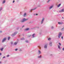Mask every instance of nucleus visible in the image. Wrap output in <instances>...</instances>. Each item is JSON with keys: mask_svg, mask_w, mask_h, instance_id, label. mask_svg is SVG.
<instances>
[{"mask_svg": "<svg viewBox=\"0 0 64 64\" xmlns=\"http://www.w3.org/2000/svg\"><path fill=\"white\" fill-rule=\"evenodd\" d=\"M26 20H27V19H26L25 18H24L21 21V22H23L24 21H26Z\"/></svg>", "mask_w": 64, "mask_h": 64, "instance_id": "f257e3e1", "label": "nucleus"}, {"mask_svg": "<svg viewBox=\"0 0 64 64\" xmlns=\"http://www.w3.org/2000/svg\"><path fill=\"white\" fill-rule=\"evenodd\" d=\"M61 35H62V34H61V33L60 32L59 34L58 35V37L59 38H60V36H61Z\"/></svg>", "mask_w": 64, "mask_h": 64, "instance_id": "f03ea898", "label": "nucleus"}, {"mask_svg": "<svg viewBox=\"0 0 64 64\" xmlns=\"http://www.w3.org/2000/svg\"><path fill=\"white\" fill-rule=\"evenodd\" d=\"M6 38H5L3 39L2 41V42H4V41H5L6 40Z\"/></svg>", "mask_w": 64, "mask_h": 64, "instance_id": "7ed1b4c3", "label": "nucleus"}, {"mask_svg": "<svg viewBox=\"0 0 64 64\" xmlns=\"http://www.w3.org/2000/svg\"><path fill=\"white\" fill-rule=\"evenodd\" d=\"M59 12H64V9H62L61 10L59 11Z\"/></svg>", "mask_w": 64, "mask_h": 64, "instance_id": "20e7f679", "label": "nucleus"}, {"mask_svg": "<svg viewBox=\"0 0 64 64\" xmlns=\"http://www.w3.org/2000/svg\"><path fill=\"white\" fill-rule=\"evenodd\" d=\"M17 33V32H16V33H14L13 34H12V36H15V35H16Z\"/></svg>", "mask_w": 64, "mask_h": 64, "instance_id": "39448f33", "label": "nucleus"}, {"mask_svg": "<svg viewBox=\"0 0 64 64\" xmlns=\"http://www.w3.org/2000/svg\"><path fill=\"white\" fill-rule=\"evenodd\" d=\"M44 18H42V20L41 21V23L42 24V23H43V21H44Z\"/></svg>", "mask_w": 64, "mask_h": 64, "instance_id": "423d86ee", "label": "nucleus"}, {"mask_svg": "<svg viewBox=\"0 0 64 64\" xmlns=\"http://www.w3.org/2000/svg\"><path fill=\"white\" fill-rule=\"evenodd\" d=\"M58 24H63V22H62V23H61L60 22H58Z\"/></svg>", "mask_w": 64, "mask_h": 64, "instance_id": "0eeeda50", "label": "nucleus"}, {"mask_svg": "<svg viewBox=\"0 0 64 64\" xmlns=\"http://www.w3.org/2000/svg\"><path fill=\"white\" fill-rule=\"evenodd\" d=\"M49 44V45H50V46H52V42H50Z\"/></svg>", "mask_w": 64, "mask_h": 64, "instance_id": "6e6552de", "label": "nucleus"}, {"mask_svg": "<svg viewBox=\"0 0 64 64\" xmlns=\"http://www.w3.org/2000/svg\"><path fill=\"white\" fill-rule=\"evenodd\" d=\"M58 49H60V50L61 49V47L59 45H58Z\"/></svg>", "mask_w": 64, "mask_h": 64, "instance_id": "1a4fd4ad", "label": "nucleus"}, {"mask_svg": "<svg viewBox=\"0 0 64 64\" xmlns=\"http://www.w3.org/2000/svg\"><path fill=\"white\" fill-rule=\"evenodd\" d=\"M52 7H53V6H51L49 8L50 9H51V8H52Z\"/></svg>", "mask_w": 64, "mask_h": 64, "instance_id": "9d476101", "label": "nucleus"}, {"mask_svg": "<svg viewBox=\"0 0 64 64\" xmlns=\"http://www.w3.org/2000/svg\"><path fill=\"white\" fill-rule=\"evenodd\" d=\"M61 31H63V30H64V28H63L61 29Z\"/></svg>", "mask_w": 64, "mask_h": 64, "instance_id": "9b49d317", "label": "nucleus"}, {"mask_svg": "<svg viewBox=\"0 0 64 64\" xmlns=\"http://www.w3.org/2000/svg\"><path fill=\"white\" fill-rule=\"evenodd\" d=\"M60 5H61V4H60L59 5H58V7H60Z\"/></svg>", "mask_w": 64, "mask_h": 64, "instance_id": "f8f14e48", "label": "nucleus"}, {"mask_svg": "<svg viewBox=\"0 0 64 64\" xmlns=\"http://www.w3.org/2000/svg\"><path fill=\"white\" fill-rule=\"evenodd\" d=\"M35 35V34H34L32 36L33 37H34V35Z\"/></svg>", "mask_w": 64, "mask_h": 64, "instance_id": "ddd939ff", "label": "nucleus"}, {"mask_svg": "<svg viewBox=\"0 0 64 64\" xmlns=\"http://www.w3.org/2000/svg\"><path fill=\"white\" fill-rule=\"evenodd\" d=\"M38 52L39 53V54H41V52L40 50H38Z\"/></svg>", "mask_w": 64, "mask_h": 64, "instance_id": "4468645a", "label": "nucleus"}, {"mask_svg": "<svg viewBox=\"0 0 64 64\" xmlns=\"http://www.w3.org/2000/svg\"><path fill=\"white\" fill-rule=\"evenodd\" d=\"M44 48H47V46H44Z\"/></svg>", "mask_w": 64, "mask_h": 64, "instance_id": "2eb2a0df", "label": "nucleus"}, {"mask_svg": "<svg viewBox=\"0 0 64 64\" xmlns=\"http://www.w3.org/2000/svg\"><path fill=\"white\" fill-rule=\"evenodd\" d=\"M29 29V28H27L26 29V30H28Z\"/></svg>", "mask_w": 64, "mask_h": 64, "instance_id": "dca6fc26", "label": "nucleus"}, {"mask_svg": "<svg viewBox=\"0 0 64 64\" xmlns=\"http://www.w3.org/2000/svg\"><path fill=\"white\" fill-rule=\"evenodd\" d=\"M17 44V42H15L14 43V45H16Z\"/></svg>", "mask_w": 64, "mask_h": 64, "instance_id": "f3484780", "label": "nucleus"}, {"mask_svg": "<svg viewBox=\"0 0 64 64\" xmlns=\"http://www.w3.org/2000/svg\"><path fill=\"white\" fill-rule=\"evenodd\" d=\"M35 9H32L31 10H30V12H31V11H33V10H34Z\"/></svg>", "mask_w": 64, "mask_h": 64, "instance_id": "a211bd4d", "label": "nucleus"}, {"mask_svg": "<svg viewBox=\"0 0 64 64\" xmlns=\"http://www.w3.org/2000/svg\"><path fill=\"white\" fill-rule=\"evenodd\" d=\"M10 37H8V40H9V39H10Z\"/></svg>", "mask_w": 64, "mask_h": 64, "instance_id": "6ab92c4d", "label": "nucleus"}, {"mask_svg": "<svg viewBox=\"0 0 64 64\" xmlns=\"http://www.w3.org/2000/svg\"><path fill=\"white\" fill-rule=\"evenodd\" d=\"M26 13H25L24 14V16H26Z\"/></svg>", "mask_w": 64, "mask_h": 64, "instance_id": "aec40b11", "label": "nucleus"}, {"mask_svg": "<svg viewBox=\"0 0 64 64\" xmlns=\"http://www.w3.org/2000/svg\"><path fill=\"white\" fill-rule=\"evenodd\" d=\"M21 39L22 40H24V38H21Z\"/></svg>", "mask_w": 64, "mask_h": 64, "instance_id": "412c9836", "label": "nucleus"}, {"mask_svg": "<svg viewBox=\"0 0 64 64\" xmlns=\"http://www.w3.org/2000/svg\"><path fill=\"white\" fill-rule=\"evenodd\" d=\"M3 48H2L1 49V50L2 51L3 50Z\"/></svg>", "mask_w": 64, "mask_h": 64, "instance_id": "4be33fe9", "label": "nucleus"}, {"mask_svg": "<svg viewBox=\"0 0 64 64\" xmlns=\"http://www.w3.org/2000/svg\"><path fill=\"white\" fill-rule=\"evenodd\" d=\"M5 2V0H4L2 2V3H4Z\"/></svg>", "mask_w": 64, "mask_h": 64, "instance_id": "5701e85b", "label": "nucleus"}, {"mask_svg": "<svg viewBox=\"0 0 64 64\" xmlns=\"http://www.w3.org/2000/svg\"><path fill=\"white\" fill-rule=\"evenodd\" d=\"M59 44L60 45V46H61V43H59Z\"/></svg>", "mask_w": 64, "mask_h": 64, "instance_id": "b1692460", "label": "nucleus"}, {"mask_svg": "<svg viewBox=\"0 0 64 64\" xmlns=\"http://www.w3.org/2000/svg\"><path fill=\"white\" fill-rule=\"evenodd\" d=\"M48 40H51V38H48Z\"/></svg>", "mask_w": 64, "mask_h": 64, "instance_id": "393cba45", "label": "nucleus"}, {"mask_svg": "<svg viewBox=\"0 0 64 64\" xmlns=\"http://www.w3.org/2000/svg\"><path fill=\"white\" fill-rule=\"evenodd\" d=\"M38 58H41V56H39L38 57Z\"/></svg>", "mask_w": 64, "mask_h": 64, "instance_id": "a878e982", "label": "nucleus"}, {"mask_svg": "<svg viewBox=\"0 0 64 64\" xmlns=\"http://www.w3.org/2000/svg\"><path fill=\"white\" fill-rule=\"evenodd\" d=\"M26 43H27L28 42V41L27 40H26Z\"/></svg>", "mask_w": 64, "mask_h": 64, "instance_id": "bb28decb", "label": "nucleus"}, {"mask_svg": "<svg viewBox=\"0 0 64 64\" xmlns=\"http://www.w3.org/2000/svg\"><path fill=\"white\" fill-rule=\"evenodd\" d=\"M18 50V49L17 48H16V49H15V51H17V50Z\"/></svg>", "mask_w": 64, "mask_h": 64, "instance_id": "cd10ccee", "label": "nucleus"}, {"mask_svg": "<svg viewBox=\"0 0 64 64\" xmlns=\"http://www.w3.org/2000/svg\"><path fill=\"white\" fill-rule=\"evenodd\" d=\"M2 8H0V10H2Z\"/></svg>", "mask_w": 64, "mask_h": 64, "instance_id": "c85d7f7f", "label": "nucleus"}, {"mask_svg": "<svg viewBox=\"0 0 64 64\" xmlns=\"http://www.w3.org/2000/svg\"><path fill=\"white\" fill-rule=\"evenodd\" d=\"M61 38H62V39H63V36H62V37Z\"/></svg>", "mask_w": 64, "mask_h": 64, "instance_id": "c756f323", "label": "nucleus"}, {"mask_svg": "<svg viewBox=\"0 0 64 64\" xmlns=\"http://www.w3.org/2000/svg\"><path fill=\"white\" fill-rule=\"evenodd\" d=\"M50 0H48V2H47V3H48V2H49V1H50Z\"/></svg>", "mask_w": 64, "mask_h": 64, "instance_id": "7c9ffc66", "label": "nucleus"}, {"mask_svg": "<svg viewBox=\"0 0 64 64\" xmlns=\"http://www.w3.org/2000/svg\"><path fill=\"white\" fill-rule=\"evenodd\" d=\"M9 55H8L7 56V57H9Z\"/></svg>", "mask_w": 64, "mask_h": 64, "instance_id": "2f4dec72", "label": "nucleus"}, {"mask_svg": "<svg viewBox=\"0 0 64 64\" xmlns=\"http://www.w3.org/2000/svg\"><path fill=\"white\" fill-rule=\"evenodd\" d=\"M2 32L1 31H0V33H2Z\"/></svg>", "mask_w": 64, "mask_h": 64, "instance_id": "473e14b6", "label": "nucleus"}, {"mask_svg": "<svg viewBox=\"0 0 64 64\" xmlns=\"http://www.w3.org/2000/svg\"><path fill=\"white\" fill-rule=\"evenodd\" d=\"M14 2H15V1H14V0H13V3H14Z\"/></svg>", "mask_w": 64, "mask_h": 64, "instance_id": "72a5a7b5", "label": "nucleus"}, {"mask_svg": "<svg viewBox=\"0 0 64 64\" xmlns=\"http://www.w3.org/2000/svg\"><path fill=\"white\" fill-rule=\"evenodd\" d=\"M2 55V53H0V55Z\"/></svg>", "mask_w": 64, "mask_h": 64, "instance_id": "f704fd0d", "label": "nucleus"}, {"mask_svg": "<svg viewBox=\"0 0 64 64\" xmlns=\"http://www.w3.org/2000/svg\"><path fill=\"white\" fill-rule=\"evenodd\" d=\"M38 47H39V48H41V47H40V46H38Z\"/></svg>", "mask_w": 64, "mask_h": 64, "instance_id": "c9c22d12", "label": "nucleus"}, {"mask_svg": "<svg viewBox=\"0 0 64 64\" xmlns=\"http://www.w3.org/2000/svg\"><path fill=\"white\" fill-rule=\"evenodd\" d=\"M1 63H2V62H0V64H1Z\"/></svg>", "mask_w": 64, "mask_h": 64, "instance_id": "e433bc0d", "label": "nucleus"}, {"mask_svg": "<svg viewBox=\"0 0 64 64\" xmlns=\"http://www.w3.org/2000/svg\"><path fill=\"white\" fill-rule=\"evenodd\" d=\"M52 28H53V26H52Z\"/></svg>", "mask_w": 64, "mask_h": 64, "instance_id": "4c0bfd02", "label": "nucleus"}, {"mask_svg": "<svg viewBox=\"0 0 64 64\" xmlns=\"http://www.w3.org/2000/svg\"><path fill=\"white\" fill-rule=\"evenodd\" d=\"M63 50H64V48H63Z\"/></svg>", "mask_w": 64, "mask_h": 64, "instance_id": "58836bf2", "label": "nucleus"}, {"mask_svg": "<svg viewBox=\"0 0 64 64\" xmlns=\"http://www.w3.org/2000/svg\"><path fill=\"white\" fill-rule=\"evenodd\" d=\"M36 15H38V14H36Z\"/></svg>", "mask_w": 64, "mask_h": 64, "instance_id": "ea45409f", "label": "nucleus"}, {"mask_svg": "<svg viewBox=\"0 0 64 64\" xmlns=\"http://www.w3.org/2000/svg\"><path fill=\"white\" fill-rule=\"evenodd\" d=\"M20 51H21V50H19Z\"/></svg>", "mask_w": 64, "mask_h": 64, "instance_id": "a19ab883", "label": "nucleus"}, {"mask_svg": "<svg viewBox=\"0 0 64 64\" xmlns=\"http://www.w3.org/2000/svg\"><path fill=\"white\" fill-rule=\"evenodd\" d=\"M5 56H4L3 57V58H5Z\"/></svg>", "mask_w": 64, "mask_h": 64, "instance_id": "79ce46f5", "label": "nucleus"}, {"mask_svg": "<svg viewBox=\"0 0 64 64\" xmlns=\"http://www.w3.org/2000/svg\"><path fill=\"white\" fill-rule=\"evenodd\" d=\"M12 42H11V44H12Z\"/></svg>", "mask_w": 64, "mask_h": 64, "instance_id": "37998d69", "label": "nucleus"}, {"mask_svg": "<svg viewBox=\"0 0 64 64\" xmlns=\"http://www.w3.org/2000/svg\"><path fill=\"white\" fill-rule=\"evenodd\" d=\"M24 26H22V27H24Z\"/></svg>", "mask_w": 64, "mask_h": 64, "instance_id": "c03bdc74", "label": "nucleus"}, {"mask_svg": "<svg viewBox=\"0 0 64 64\" xmlns=\"http://www.w3.org/2000/svg\"><path fill=\"white\" fill-rule=\"evenodd\" d=\"M62 18H63V17H62Z\"/></svg>", "mask_w": 64, "mask_h": 64, "instance_id": "a18cd8bd", "label": "nucleus"}]
</instances>
